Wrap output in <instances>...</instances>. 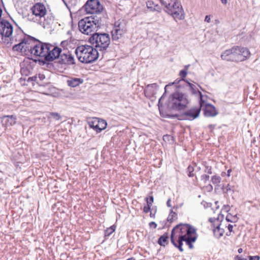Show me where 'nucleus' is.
Listing matches in <instances>:
<instances>
[{
  "instance_id": "obj_1",
  "label": "nucleus",
  "mask_w": 260,
  "mask_h": 260,
  "mask_svg": "<svg viewBox=\"0 0 260 260\" xmlns=\"http://www.w3.org/2000/svg\"><path fill=\"white\" fill-rule=\"evenodd\" d=\"M197 229L187 223H180L176 225L172 230L171 241L173 245L180 251L183 252V242H185L189 249L193 248V243L198 238Z\"/></svg>"
},
{
  "instance_id": "obj_2",
  "label": "nucleus",
  "mask_w": 260,
  "mask_h": 260,
  "mask_svg": "<svg viewBox=\"0 0 260 260\" xmlns=\"http://www.w3.org/2000/svg\"><path fill=\"white\" fill-rule=\"evenodd\" d=\"M105 18L97 15L85 17L79 21V29L82 34L92 36L104 25Z\"/></svg>"
},
{
  "instance_id": "obj_3",
  "label": "nucleus",
  "mask_w": 260,
  "mask_h": 260,
  "mask_svg": "<svg viewBox=\"0 0 260 260\" xmlns=\"http://www.w3.org/2000/svg\"><path fill=\"white\" fill-rule=\"evenodd\" d=\"M250 56V52L247 48L236 46L225 50L221 54V58L226 61L241 62L248 59Z\"/></svg>"
},
{
  "instance_id": "obj_4",
  "label": "nucleus",
  "mask_w": 260,
  "mask_h": 260,
  "mask_svg": "<svg viewBox=\"0 0 260 260\" xmlns=\"http://www.w3.org/2000/svg\"><path fill=\"white\" fill-rule=\"evenodd\" d=\"M75 53L79 61L84 63L92 62L99 56L98 50L88 45L78 46L75 50Z\"/></svg>"
},
{
  "instance_id": "obj_5",
  "label": "nucleus",
  "mask_w": 260,
  "mask_h": 260,
  "mask_svg": "<svg viewBox=\"0 0 260 260\" xmlns=\"http://www.w3.org/2000/svg\"><path fill=\"white\" fill-rule=\"evenodd\" d=\"M189 103L187 95L177 91L170 96L168 101V107L171 110L180 111L184 110Z\"/></svg>"
},
{
  "instance_id": "obj_6",
  "label": "nucleus",
  "mask_w": 260,
  "mask_h": 260,
  "mask_svg": "<svg viewBox=\"0 0 260 260\" xmlns=\"http://www.w3.org/2000/svg\"><path fill=\"white\" fill-rule=\"evenodd\" d=\"M89 42L98 51L104 52L110 44V38L107 33L95 32L89 38Z\"/></svg>"
},
{
  "instance_id": "obj_7",
  "label": "nucleus",
  "mask_w": 260,
  "mask_h": 260,
  "mask_svg": "<svg viewBox=\"0 0 260 260\" xmlns=\"http://www.w3.org/2000/svg\"><path fill=\"white\" fill-rule=\"evenodd\" d=\"M166 13L171 15L177 21V19L182 20L185 18V13L181 3L179 1L174 2L166 10Z\"/></svg>"
},
{
  "instance_id": "obj_8",
  "label": "nucleus",
  "mask_w": 260,
  "mask_h": 260,
  "mask_svg": "<svg viewBox=\"0 0 260 260\" xmlns=\"http://www.w3.org/2000/svg\"><path fill=\"white\" fill-rule=\"evenodd\" d=\"M13 31L12 25L5 19L0 20V34L4 43L9 44V39L12 36Z\"/></svg>"
},
{
  "instance_id": "obj_9",
  "label": "nucleus",
  "mask_w": 260,
  "mask_h": 260,
  "mask_svg": "<svg viewBox=\"0 0 260 260\" xmlns=\"http://www.w3.org/2000/svg\"><path fill=\"white\" fill-rule=\"evenodd\" d=\"M127 31L126 26L124 20H118L115 22L111 31L112 38L113 41H117L121 38Z\"/></svg>"
},
{
  "instance_id": "obj_10",
  "label": "nucleus",
  "mask_w": 260,
  "mask_h": 260,
  "mask_svg": "<svg viewBox=\"0 0 260 260\" xmlns=\"http://www.w3.org/2000/svg\"><path fill=\"white\" fill-rule=\"evenodd\" d=\"M84 7L87 13L95 14L98 16H101V12L103 9V7L99 0H88Z\"/></svg>"
},
{
  "instance_id": "obj_11",
  "label": "nucleus",
  "mask_w": 260,
  "mask_h": 260,
  "mask_svg": "<svg viewBox=\"0 0 260 260\" xmlns=\"http://www.w3.org/2000/svg\"><path fill=\"white\" fill-rule=\"evenodd\" d=\"M32 14L35 16V18L31 19V20L35 22H38L41 25H42V18L44 17L46 14V9L45 6L41 3H36L31 8Z\"/></svg>"
},
{
  "instance_id": "obj_12",
  "label": "nucleus",
  "mask_w": 260,
  "mask_h": 260,
  "mask_svg": "<svg viewBox=\"0 0 260 260\" xmlns=\"http://www.w3.org/2000/svg\"><path fill=\"white\" fill-rule=\"evenodd\" d=\"M47 44L36 40L29 52L36 56L43 57L45 59L46 53L49 50Z\"/></svg>"
},
{
  "instance_id": "obj_13",
  "label": "nucleus",
  "mask_w": 260,
  "mask_h": 260,
  "mask_svg": "<svg viewBox=\"0 0 260 260\" xmlns=\"http://www.w3.org/2000/svg\"><path fill=\"white\" fill-rule=\"evenodd\" d=\"M90 127L93 128L96 133H100L106 128L107 123L105 120L96 117L92 118L88 120Z\"/></svg>"
},
{
  "instance_id": "obj_14",
  "label": "nucleus",
  "mask_w": 260,
  "mask_h": 260,
  "mask_svg": "<svg viewBox=\"0 0 260 260\" xmlns=\"http://www.w3.org/2000/svg\"><path fill=\"white\" fill-rule=\"evenodd\" d=\"M47 47H48L49 50L46 53L45 60L52 61L57 58H60L61 54L63 52L60 48L49 44H47Z\"/></svg>"
},
{
  "instance_id": "obj_15",
  "label": "nucleus",
  "mask_w": 260,
  "mask_h": 260,
  "mask_svg": "<svg viewBox=\"0 0 260 260\" xmlns=\"http://www.w3.org/2000/svg\"><path fill=\"white\" fill-rule=\"evenodd\" d=\"M202 105L200 104V107H193L184 112L181 116L182 119L192 120L199 116L201 112V107Z\"/></svg>"
},
{
  "instance_id": "obj_16",
  "label": "nucleus",
  "mask_w": 260,
  "mask_h": 260,
  "mask_svg": "<svg viewBox=\"0 0 260 260\" xmlns=\"http://www.w3.org/2000/svg\"><path fill=\"white\" fill-rule=\"evenodd\" d=\"M59 62L62 64L72 65L75 63L73 55L68 50H63L61 54Z\"/></svg>"
},
{
  "instance_id": "obj_17",
  "label": "nucleus",
  "mask_w": 260,
  "mask_h": 260,
  "mask_svg": "<svg viewBox=\"0 0 260 260\" xmlns=\"http://www.w3.org/2000/svg\"><path fill=\"white\" fill-rule=\"evenodd\" d=\"M36 40L30 37H27L24 38L22 40L21 42L25 43L23 44L22 46H24L23 47V51H26L28 50L29 52L30 51V49H31V47L34 46V43H35Z\"/></svg>"
},
{
  "instance_id": "obj_18",
  "label": "nucleus",
  "mask_w": 260,
  "mask_h": 260,
  "mask_svg": "<svg viewBox=\"0 0 260 260\" xmlns=\"http://www.w3.org/2000/svg\"><path fill=\"white\" fill-rule=\"evenodd\" d=\"M16 117L13 115H5L2 117V123L5 127L13 125L16 123Z\"/></svg>"
},
{
  "instance_id": "obj_19",
  "label": "nucleus",
  "mask_w": 260,
  "mask_h": 260,
  "mask_svg": "<svg viewBox=\"0 0 260 260\" xmlns=\"http://www.w3.org/2000/svg\"><path fill=\"white\" fill-rule=\"evenodd\" d=\"M187 75V69H183L182 70H181L179 72V76L181 77V79L179 80L176 79L174 82L171 83L169 84L168 85H167L165 87V89L166 91L167 88L169 87L170 86L173 85V84H181L182 82H188L187 80H185V78ZM181 86V84H180L178 87H180Z\"/></svg>"
},
{
  "instance_id": "obj_20",
  "label": "nucleus",
  "mask_w": 260,
  "mask_h": 260,
  "mask_svg": "<svg viewBox=\"0 0 260 260\" xmlns=\"http://www.w3.org/2000/svg\"><path fill=\"white\" fill-rule=\"evenodd\" d=\"M218 112L214 106L211 104H207L204 109V115L207 117H214L217 115Z\"/></svg>"
},
{
  "instance_id": "obj_21",
  "label": "nucleus",
  "mask_w": 260,
  "mask_h": 260,
  "mask_svg": "<svg viewBox=\"0 0 260 260\" xmlns=\"http://www.w3.org/2000/svg\"><path fill=\"white\" fill-rule=\"evenodd\" d=\"M186 85L188 86L190 88V90L192 94L194 95H199L200 96V104L202 105V103L203 102V94L201 92H200L198 89L197 88L196 86L190 82H186Z\"/></svg>"
},
{
  "instance_id": "obj_22",
  "label": "nucleus",
  "mask_w": 260,
  "mask_h": 260,
  "mask_svg": "<svg viewBox=\"0 0 260 260\" xmlns=\"http://www.w3.org/2000/svg\"><path fill=\"white\" fill-rule=\"evenodd\" d=\"M83 82V80L78 78H71L67 80L68 85L72 87H75L79 86Z\"/></svg>"
},
{
  "instance_id": "obj_23",
  "label": "nucleus",
  "mask_w": 260,
  "mask_h": 260,
  "mask_svg": "<svg viewBox=\"0 0 260 260\" xmlns=\"http://www.w3.org/2000/svg\"><path fill=\"white\" fill-rule=\"evenodd\" d=\"M169 236L168 233H166L161 236L158 240L157 243L160 246H165L168 243Z\"/></svg>"
},
{
  "instance_id": "obj_24",
  "label": "nucleus",
  "mask_w": 260,
  "mask_h": 260,
  "mask_svg": "<svg viewBox=\"0 0 260 260\" xmlns=\"http://www.w3.org/2000/svg\"><path fill=\"white\" fill-rule=\"evenodd\" d=\"M221 224H218L216 227L213 230V233L216 237L219 238L223 235L224 233V229L221 228Z\"/></svg>"
},
{
  "instance_id": "obj_25",
  "label": "nucleus",
  "mask_w": 260,
  "mask_h": 260,
  "mask_svg": "<svg viewBox=\"0 0 260 260\" xmlns=\"http://www.w3.org/2000/svg\"><path fill=\"white\" fill-rule=\"evenodd\" d=\"M160 3L164 7V10L166 12V10L174 2L173 0H159Z\"/></svg>"
},
{
  "instance_id": "obj_26",
  "label": "nucleus",
  "mask_w": 260,
  "mask_h": 260,
  "mask_svg": "<svg viewBox=\"0 0 260 260\" xmlns=\"http://www.w3.org/2000/svg\"><path fill=\"white\" fill-rule=\"evenodd\" d=\"M24 43L21 42V41L18 44L15 45L13 47V48H12L13 50L14 51L22 52L23 51V47H23L24 46H22V45Z\"/></svg>"
},
{
  "instance_id": "obj_27",
  "label": "nucleus",
  "mask_w": 260,
  "mask_h": 260,
  "mask_svg": "<svg viewBox=\"0 0 260 260\" xmlns=\"http://www.w3.org/2000/svg\"><path fill=\"white\" fill-rule=\"evenodd\" d=\"M221 178L219 176L214 175L211 177V181L215 185H218L221 182Z\"/></svg>"
},
{
  "instance_id": "obj_28",
  "label": "nucleus",
  "mask_w": 260,
  "mask_h": 260,
  "mask_svg": "<svg viewBox=\"0 0 260 260\" xmlns=\"http://www.w3.org/2000/svg\"><path fill=\"white\" fill-rule=\"evenodd\" d=\"M226 220L228 222L235 223L238 221L237 216H233L231 214H228L226 217Z\"/></svg>"
},
{
  "instance_id": "obj_29",
  "label": "nucleus",
  "mask_w": 260,
  "mask_h": 260,
  "mask_svg": "<svg viewBox=\"0 0 260 260\" xmlns=\"http://www.w3.org/2000/svg\"><path fill=\"white\" fill-rule=\"evenodd\" d=\"M175 218H177V214L171 210L167 218V220L168 221L172 222Z\"/></svg>"
},
{
  "instance_id": "obj_30",
  "label": "nucleus",
  "mask_w": 260,
  "mask_h": 260,
  "mask_svg": "<svg viewBox=\"0 0 260 260\" xmlns=\"http://www.w3.org/2000/svg\"><path fill=\"white\" fill-rule=\"evenodd\" d=\"M203 165L205 168V169L204 170V172L205 173H207L209 174H211L212 173V167L211 166H210L208 165L207 162H203Z\"/></svg>"
},
{
  "instance_id": "obj_31",
  "label": "nucleus",
  "mask_w": 260,
  "mask_h": 260,
  "mask_svg": "<svg viewBox=\"0 0 260 260\" xmlns=\"http://www.w3.org/2000/svg\"><path fill=\"white\" fill-rule=\"evenodd\" d=\"M194 168L193 166L189 165L187 169V175L189 177H193L194 174L193 173Z\"/></svg>"
},
{
  "instance_id": "obj_32",
  "label": "nucleus",
  "mask_w": 260,
  "mask_h": 260,
  "mask_svg": "<svg viewBox=\"0 0 260 260\" xmlns=\"http://www.w3.org/2000/svg\"><path fill=\"white\" fill-rule=\"evenodd\" d=\"M115 231V228L113 226L108 228L105 231V236H109Z\"/></svg>"
},
{
  "instance_id": "obj_33",
  "label": "nucleus",
  "mask_w": 260,
  "mask_h": 260,
  "mask_svg": "<svg viewBox=\"0 0 260 260\" xmlns=\"http://www.w3.org/2000/svg\"><path fill=\"white\" fill-rule=\"evenodd\" d=\"M50 115L56 120H59L61 119V116L58 113L51 112Z\"/></svg>"
},
{
  "instance_id": "obj_34",
  "label": "nucleus",
  "mask_w": 260,
  "mask_h": 260,
  "mask_svg": "<svg viewBox=\"0 0 260 260\" xmlns=\"http://www.w3.org/2000/svg\"><path fill=\"white\" fill-rule=\"evenodd\" d=\"M233 186L230 185V184H228L226 186L223 188V192L228 193L230 191H233Z\"/></svg>"
},
{
  "instance_id": "obj_35",
  "label": "nucleus",
  "mask_w": 260,
  "mask_h": 260,
  "mask_svg": "<svg viewBox=\"0 0 260 260\" xmlns=\"http://www.w3.org/2000/svg\"><path fill=\"white\" fill-rule=\"evenodd\" d=\"M209 176L208 175L203 174L201 176V180L203 181L205 183H206L207 181L209 180Z\"/></svg>"
},
{
  "instance_id": "obj_36",
  "label": "nucleus",
  "mask_w": 260,
  "mask_h": 260,
  "mask_svg": "<svg viewBox=\"0 0 260 260\" xmlns=\"http://www.w3.org/2000/svg\"><path fill=\"white\" fill-rule=\"evenodd\" d=\"M225 227L228 228V229L230 232L229 234L228 233H226V235L227 236H230L231 235V233L233 232V229L234 225L232 224H229L228 225H226Z\"/></svg>"
},
{
  "instance_id": "obj_37",
  "label": "nucleus",
  "mask_w": 260,
  "mask_h": 260,
  "mask_svg": "<svg viewBox=\"0 0 260 260\" xmlns=\"http://www.w3.org/2000/svg\"><path fill=\"white\" fill-rule=\"evenodd\" d=\"M147 204L151 206L152 203L153 202V197L152 196L150 197L149 199L148 198L146 199Z\"/></svg>"
},
{
  "instance_id": "obj_38",
  "label": "nucleus",
  "mask_w": 260,
  "mask_h": 260,
  "mask_svg": "<svg viewBox=\"0 0 260 260\" xmlns=\"http://www.w3.org/2000/svg\"><path fill=\"white\" fill-rule=\"evenodd\" d=\"M27 81L28 82L34 81V82H38V77L37 76H34L32 77H29L27 79Z\"/></svg>"
},
{
  "instance_id": "obj_39",
  "label": "nucleus",
  "mask_w": 260,
  "mask_h": 260,
  "mask_svg": "<svg viewBox=\"0 0 260 260\" xmlns=\"http://www.w3.org/2000/svg\"><path fill=\"white\" fill-rule=\"evenodd\" d=\"M151 206L147 205L144 207L143 211L145 213H148L150 211Z\"/></svg>"
},
{
  "instance_id": "obj_40",
  "label": "nucleus",
  "mask_w": 260,
  "mask_h": 260,
  "mask_svg": "<svg viewBox=\"0 0 260 260\" xmlns=\"http://www.w3.org/2000/svg\"><path fill=\"white\" fill-rule=\"evenodd\" d=\"M249 260H259L260 257L258 255L248 256Z\"/></svg>"
},
{
  "instance_id": "obj_41",
  "label": "nucleus",
  "mask_w": 260,
  "mask_h": 260,
  "mask_svg": "<svg viewBox=\"0 0 260 260\" xmlns=\"http://www.w3.org/2000/svg\"><path fill=\"white\" fill-rule=\"evenodd\" d=\"M209 221H210L211 223H214L215 222H218V219L216 218H210L209 219Z\"/></svg>"
},
{
  "instance_id": "obj_42",
  "label": "nucleus",
  "mask_w": 260,
  "mask_h": 260,
  "mask_svg": "<svg viewBox=\"0 0 260 260\" xmlns=\"http://www.w3.org/2000/svg\"><path fill=\"white\" fill-rule=\"evenodd\" d=\"M230 209V207L229 205H224L222 208V210H224L228 212Z\"/></svg>"
},
{
  "instance_id": "obj_43",
  "label": "nucleus",
  "mask_w": 260,
  "mask_h": 260,
  "mask_svg": "<svg viewBox=\"0 0 260 260\" xmlns=\"http://www.w3.org/2000/svg\"><path fill=\"white\" fill-rule=\"evenodd\" d=\"M149 226L151 228L155 229L157 226V224L155 222L152 221L149 223Z\"/></svg>"
},
{
  "instance_id": "obj_44",
  "label": "nucleus",
  "mask_w": 260,
  "mask_h": 260,
  "mask_svg": "<svg viewBox=\"0 0 260 260\" xmlns=\"http://www.w3.org/2000/svg\"><path fill=\"white\" fill-rule=\"evenodd\" d=\"M147 87L148 88L149 87H152V88H153V87H155V88H157L158 87V85L156 83H153V84H148Z\"/></svg>"
},
{
  "instance_id": "obj_45",
  "label": "nucleus",
  "mask_w": 260,
  "mask_h": 260,
  "mask_svg": "<svg viewBox=\"0 0 260 260\" xmlns=\"http://www.w3.org/2000/svg\"><path fill=\"white\" fill-rule=\"evenodd\" d=\"M153 4V2L152 1H148L146 3V5L148 8H152V5Z\"/></svg>"
},
{
  "instance_id": "obj_46",
  "label": "nucleus",
  "mask_w": 260,
  "mask_h": 260,
  "mask_svg": "<svg viewBox=\"0 0 260 260\" xmlns=\"http://www.w3.org/2000/svg\"><path fill=\"white\" fill-rule=\"evenodd\" d=\"M236 259L237 260H249L248 258H244V257H242L241 256H236Z\"/></svg>"
},
{
  "instance_id": "obj_47",
  "label": "nucleus",
  "mask_w": 260,
  "mask_h": 260,
  "mask_svg": "<svg viewBox=\"0 0 260 260\" xmlns=\"http://www.w3.org/2000/svg\"><path fill=\"white\" fill-rule=\"evenodd\" d=\"M210 20H211L210 16H209V15L206 16L205 21L209 23V22H210Z\"/></svg>"
},
{
  "instance_id": "obj_48",
  "label": "nucleus",
  "mask_w": 260,
  "mask_h": 260,
  "mask_svg": "<svg viewBox=\"0 0 260 260\" xmlns=\"http://www.w3.org/2000/svg\"><path fill=\"white\" fill-rule=\"evenodd\" d=\"M39 78L40 81H42L45 79V76L43 74H39L38 79Z\"/></svg>"
},
{
  "instance_id": "obj_49",
  "label": "nucleus",
  "mask_w": 260,
  "mask_h": 260,
  "mask_svg": "<svg viewBox=\"0 0 260 260\" xmlns=\"http://www.w3.org/2000/svg\"><path fill=\"white\" fill-rule=\"evenodd\" d=\"M215 125L213 124H209L208 127L209 128H210L211 131H212L215 128Z\"/></svg>"
},
{
  "instance_id": "obj_50",
  "label": "nucleus",
  "mask_w": 260,
  "mask_h": 260,
  "mask_svg": "<svg viewBox=\"0 0 260 260\" xmlns=\"http://www.w3.org/2000/svg\"><path fill=\"white\" fill-rule=\"evenodd\" d=\"M167 205L169 207H171L172 206L171 205V199H169L167 201Z\"/></svg>"
},
{
  "instance_id": "obj_51",
  "label": "nucleus",
  "mask_w": 260,
  "mask_h": 260,
  "mask_svg": "<svg viewBox=\"0 0 260 260\" xmlns=\"http://www.w3.org/2000/svg\"><path fill=\"white\" fill-rule=\"evenodd\" d=\"M231 172H232V170L231 169H229V170H228V171H227V176L228 177L230 176Z\"/></svg>"
},
{
  "instance_id": "obj_52",
  "label": "nucleus",
  "mask_w": 260,
  "mask_h": 260,
  "mask_svg": "<svg viewBox=\"0 0 260 260\" xmlns=\"http://www.w3.org/2000/svg\"><path fill=\"white\" fill-rule=\"evenodd\" d=\"M222 4H223V5H225L227 4L228 3V0H220Z\"/></svg>"
},
{
  "instance_id": "obj_53",
  "label": "nucleus",
  "mask_w": 260,
  "mask_h": 260,
  "mask_svg": "<svg viewBox=\"0 0 260 260\" xmlns=\"http://www.w3.org/2000/svg\"><path fill=\"white\" fill-rule=\"evenodd\" d=\"M190 66L189 64L186 65L184 67V69H187V71H188V68Z\"/></svg>"
},
{
  "instance_id": "obj_54",
  "label": "nucleus",
  "mask_w": 260,
  "mask_h": 260,
  "mask_svg": "<svg viewBox=\"0 0 260 260\" xmlns=\"http://www.w3.org/2000/svg\"><path fill=\"white\" fill-rule=\"evenodd\" d=\"M238 252H239V253H240L242 252L243 250H242V248H239V249H238Z\"/></svg>"
},
{
  "instance_id": "obj_55",
  "label": "nucleus",
  "mask_w": 260,
  "mask_h": 260,
  "mask_svg": "<svg viewBox=\"0 0 260 260\" xmlns=\"http://www.w3.org/2000/svg\"><path fill=\"white\" fill-rule=\"evenodd\" d=\"M65 43H66V41H64V42H61V44L63 45H64Z\"/></svg>"
},
{
  "instance_id": "obj_56",
  "label": "nucleus",
  "mask_w": 260,
  "mask_h": 260,
  "mask_svg": "<svg viewBox=\"0 0 260 260\" xmlns=\"http://www.w3.org/2000/svg\"><path fill=\"white\" fill-rule=\"evenodd\" d=\"M24 71V69H23L21 70V73H22V74H23V72Z\"/></svg>"
},
{
  "instance_id": "obj_57",
  "label": "nucleus",
  "mask_w": 260,
  "mask_h": 260,
  "mask_svg": "<svg viewBox=\"0 0 260 260\" xmlns=\"http://www.w3.org/2000/svg\"><path fill=\"white\" fill-rule=\"evenodd\" d=\"M127 260H134V259H133V258H129V259H127Z\"/></svg>"
},
{
  "instance_id": "obj_58",
  "label": "nucleus",
  "mask_w": 260,
  "mask_h": 260,
  "mask_svg": "<svg viewBox=\"0 0 260 260\" xmlns=\"http://www.w3.org/2000/svg\"><path fill=\"white\" fill-rule=\"evenodd\" d=\"M174 2L178 1V0H173Z\"/></svg>"
},
{
  "instance_id": "obj_59",
  "label": "nucleus",
  "mask_w": 260,
  "mask_h": 260,
  "mask_svg": "<svg viewBox=\"0 0 260 260\" xmlns=\"http://www.w3.org/2000/svg\"><path fill=\"white\" fill-rule=\"evenodd\" d=\"M198 85L201 88V87L200 86V85Z\"/></svg>"
}]
</instances>
